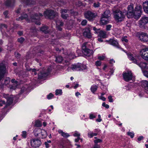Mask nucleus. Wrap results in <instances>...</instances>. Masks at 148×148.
I'll return each instance as SVG.
<instances>
[{
    "label": "nucleus",
    "mask_w": 148,
    "mask_h": 148,
    "mask_svg": "<svg viewBox=\"0 0 148 148\" xmlns=\"http://www.w3.org/2000/svg\"><path fill=\"white\" fill-rule=\"evenodd\" d=\"M22 136L24 138H25L26 136V132L25 131H23L22 132Z\"/></svg>",
    "instance_id": "680f3d73"
},
{
    "label": "nucleus",
    "mask_w": 148,
    "mask_h": 148,
    "mask_svg": "<svg viewBox=\"0 0 148 148\" xmlns=\"http://www.w3.org/2000/svg\"><path fill=\"white\" fill-rule=\"evenodd\" d=\"M88 43L87 42H84L82 45V52L85 55L89 56L92 55L93 53L92 50H90L87 48Z\"/></svg>",
    "instance_id": "20e7f679"
},
{
    "label": "nucleus",
    "mask_w": 148,
    "mask_h": 148,
    "mask_svg": "<svg viewBox=\"0 0 148 148\" xmlns=\"http://www.w3.org/2000/svg\"><path fill=\"white\" fill-rule=\"evenodd\" d=\"M63 60V58L61 56H58L56 57V61L57 63H61Z\"/></svg>",
    "instance_id": "7c9ffc66"
},
{
    "label": "nucleus",
    "mask_w": 148,
    "mask_h": 148,
    "mask_svg": "<svg viewBox=\"0 0 148 148\" xmlns=\"http://www.w3.org/2000/svg\"><path fill=\"white\" fill-rule=\"evenodd\" d=\"M139 38L140 40L145 42L148 41V35L146 33H142L140 34Z\"/></svg>",
    "instance_id": "2eb2a0df"
},
{
    "label": "nucleus",
    "mask_w": 148,
    "mask_h": 148,
    "mask_svg": "<svg viewBox=\"0 0 148 148\" xmlns=\"http://www.w3.org/2000/svg\"><path fill=\"white\" fill-rule=\"evenodd\" d=\"M73 136L75 137H79L80 134L78 132L75 131L73 134Z\"/></svg>",
    "instance_id": "a19ab883"
},
{
    "label": "nucleus",
    "mask_w": 148,
    "mask_h": 148,
    "mask_svg": "<svg viewBox=\"0 0 148 148\" xmlns=\"http://www.w3.org/2000/svg\"><path fill=\"white\" fill-rule=\"evenodd\" d=\"M90 27L86 28L85 29L83 34L86 37L88 38H90L92 37L91 34L90 32Z\"/></svg>",
    "instance_id": "f3484780"
},
{
    "label": "nucleus",
    "mask_w": 148,
    "mask_h": 148,
    "mask_svg": "<svg viewBox=\"0 0 148 148\" xmlns=\"http://www.w3.org/2000/svg\"><path fill=\"white\" fill-rule=\"evenodd\" d=\"M109 42L111 45L117 47H119L118 43L116 41L113 39H110L109 40Z\"/></svg>",
    "instance_id": "bb28decb"
},
{
    "label": "nucleus",
    "mask_w": 148,
    "mask_h": 148,
    "mask_svg": "<svg viewBox=\"0 0 148 148\" xmlns=\"http://www.w3.org/2000/svg\"><path fill=\"white\" fill-rule=\"evenodd\" d=\"M88 137L90 138H91L94 136L93 133V132H90L88 133Z\"/></svg>",
    "instance_id": "864d4df0"
},
{
    "label": "nucleus",
    "mask_w": 148,
    "mask_h": 148,
    "mask_svg": "<svg viewBox=\"0 0 148 148\" xmlns=\"http://www.w3.org/2000/svg\"><path fill=\"white\" fill-rule=\"evenodd\" d=\"M69 58L70 59H71L74 58V54L73 53H71V54H70L69 56Z\"/></svg>",
    "instance_id": "8fccbe9b"
},
{
    "label": "nucleus",
    "mask_w": 148,
    "mask_h": 148,
    "mask_svg": "<svg viewBox=\"0 0 148 148\" xmlns=\"http://www.w3.org/2000/svg\"><path fill=\"white\" fill-rule=\"evenodd\" d=\"M53 96V95L52 93H50L49 94L47 95V98L48 99H50L52 98Z\"/></svg>",
    "instance_id": "c03bdc74"
},
{
    "label": "nucleus",
    "mask_w": 148,
    "mask_h": 148,
    "mask_svg": "<svg viewBox=\"0 0 148 148\" xmlns=\"http://www.w3.org/2000/svg\"><path fill=\"white\" fill-rule=\"evenodd\" d=\"M40 30L45 34L48 33L49 32L48 27L46 26H43L40 29Z\"/></svg>",
    "instance_id": "c85d7f7f"
},
{
    "label": "nucleus",
    "mask_w": 148,
    "mask_h": 148,
    "mask_svg": "<svg viewBox=\"0 0 148 148\" xmlns=\"http://www.w3.org/2000/svg\"><path fill=\"white\" fill-rule=\"evenodd\" d=\"M109 22V19L107 18L102 16L101 21L100 24L102 25H105L107 24Z\"/></svg>",
    "instance_id": "aec40b11"
},
{
    "label": "nucleus",
    "mask_w": 148,
    "mask_h": 148,
    "mask_svg": "<svg viewBox=\"0 0 148 148\" xmlns=\"http://www.w3.org/2000/svg\"><path fill=\"white\" fill-rule=\"evenodd\" d=\"M27 88L28 87L27 86H25L24 87H23L21 90V92H20V93H22L25 90L27 89Z\"/></svg>",
    "instance_id": "ea45409f"
},
{
    "label": "nucleus",
    "mask_w": 148,
    "mask_h": 148,
    "mask_svg": "<svg viewBox=\"0 0 148 148\" xmlns=\"http://www.w3.org/2000/svg\"><path fill=\"white\" fill-rule=\"evenodd\" d=\"M11 82L12 83H15V84H14V86H17V81H15L14 79H12L11 80Z\"/></svg>",
    "instance_id": "338daca9"
},
{
    "label": "nucleus",
    "mask_w": 148,
    "mask_h": 148,
    "mask_svg": "<svg viewBox=\"0 0 148 148\" xmlns=\"http://www.w3.org/2000/svg\"><path fill=\"white\" fill-rule=\"evenodd\" d=\"M114 18L116 21L118 22L123 21L125 18V14L119 10H115L113 9Z\"/></svg>",
    "instance_id": "f03ea898"
},
{
    "label": "nucleus",
    "mask_w": 148,
    "mask_h": 148,
    "mask_svg": "<svg viewBox=\"0 0 148 148\" xmlns=\"http://www.w3.org/2000/svg\"><path fill=\"white\" fill-rule=\"evenodd\" d=\"M22 1L27 5H29L34 4V2L32 0H23Z\"/></svg>",
    "instance_id": "c756f323"
},
{
    "label": "nucleus",
    "mask_w": 148,
    "mask_h": 148,
    "mask_svg": "<svg viewBox=\"0 0 148 148\" xmlns=\"http://www.w3.org/2000/svg\"><path fill=\"white\" fill-rule=\"evenodd\" d=\"M98 88L97 86L96 85H92L91 86L90 90L92 92L94 93L97 90Z\"/></svg>",
    "instance_id": "473e14b6"
},
{
    "label": "nucleus",
    "mask_w": 148,
    "mask_h": 148,
    "mask_svg": "<svg viewBox=\"0 0 148 148\" xmlns=\"http://www.w3.org/2000/svg\"><path fill=\"white\" fill-rule=\"evenodd\" d=\"M93 30L95 31V34H98L99 31L100 30V29H97L95 27H93Z\"/></svg>",
    "instance_id": "3c124183"
},
{
    "label": "nucleus",
    "mask_w": 148,
    "mask_h": 148,
    "mask_svg": "<svg viewBox=\"0 0 148 148\" xmlns=\"http://www.w3.org/2000/svg\"><path fill=\"white\" fill-rule=\"evenodd\" d=\"M108 99L109 100V101L110 102H112L113 101V100L112 97L111 96H109L108 97Z\"/></svg>",
    "instance_id": "69168bd1"
},
{
    "label": "nucleus",
    "mask_w": 148,
    "mask_h": 148,
    "mask_svg": "<svg viewBox=\"0 0 148 148\" xmlns=\"http://www.w3.org/2000/svg\"><path fill=\"white\" fill-rule=\"evenodd\" d=\"M70 68L73 71H82L87 69L86 65L78 63L71 65Z\"/></svg>",
    "instance_id": "7ed1b4c3"
},
{
    "label": "nucleus",
    "mask_w": 148,
    "mask_h": 148,
    "mask_svg": "<svg viewBox=\"0 0 148 148\" xmlns=\"http://www.w3.org/2000/svg\"><path fill=\"white\" fill-rule=\"evenodd\" d=\"M100 3L98 2H97L96 3H95L93 4V6L95 7H98L99 6Z\"/></svg>",
    "instance_id": "603ef678"
},
{
    "label": "nucleus",
    "mask_w": 148,
    "mask_h": 148,
    "mask_svg": "<svg viewBox=\"0 0 148 148\" xmlns=\"http://www.w3.org/2000/svg\"><path fill=\"white\" fill-rule=\"evenodd\" d=\"M58 133L60 134L61 135L65 138H67L69 136V135L68 134L64 132L61 130H59L58 131Z\"/></svg>",
    "instance_id": "cd10ccee"
},
{
    "label": "nucleus",
    "mask_w": 148,
    "mask_h": 148,
    "mask_svg": "<svg viewBox=\"0 0 148 148\" xmlns=\"http://www.w3.org/2000/svg\"><path fill=\"white\" fill-rule=\"evenodd\" d=\"M62 92L61 89H56L55 91V95H61L62 94Z\"/></svg>",
    "instance_id": "72a5a7b5"
},
{
    "label": "nucleus",
    "mask_w": 148,
    "mask_h": 148,
    "mask_svg": "<svg viewBox=\"0 0 148 148\" xmlns=\"http://www.w3.org/2000/svg\"><path fill=\"white\" fill-rule=\"evenodd\" d=\"M98 36L103 38H105L106 37V32L105 31L99 30L98 32Z\"/></svg>",
    "instance_id": "412c9836"
},
{
    "label": "nucleus",
    "mask_w": 148,
    "mask_h": 148,
    "mask_svg": "<svg viewBox=\"0 0 148 148\" xmlns=\"http://www.w3.org/2000/svg\"><path fill=\"white\" fill-rule=\"evenodd\" d=\"M37 131L40 132L39 136L41 137L42 138H45L47 136V132L44 130L41 129L40 128H37L35 130V132Z\"/></svg>",
    "instance_id": "dca6fc26"
},
{
    "label": "nucleus",
    "mask_w": 148,
    "mask_h": 148,
    "mask_svg": "<svg viewBox=\"0 0 148 148\" xmlns=\"http://www.w3.org/2000/svg\"><path fill=\"white\" fill-rule=\"evenodd\" d=\"M24 19H25L27 21H30V20L29 19L27 15L25 14L24 13H23L21 16L19 17L18 18H17L16 20H22Z\"/></svg>",
    "instance_id": "6ab92c4d"
},
{
    "label": "nucleus",
    "mask_w": 148,
    "mask_h": 148,
    "mask_svg": "<svg viewBox=\"0 0 148 148\" xmlns=\"http://www.w3.org/2000/svg\"><path fill=\"white\" fill-rule=\"evenodd\" d=\"M87 22V21L86 20H83L81 22V24L82 25H85L86 24Z\"/></svg>",
    "instance_id": "bf43d9fd"
},
{
    "label": "nucleus",
    "mask_w": 148,
    "mask_h": 148,
    "mask_svg": "<svg viewBox=\"0 0 148 148\" xmlns=\"http://www.w3.org/2000/svg\"><path fill=\"white\" fill-rule=\"evenodd\" d=\"M27 70L29 71H31L32 72V74L33 75H36L37 74V73L36 72V69H27Z\"/></svg>",
    "instance_id": "c9c22d12"
},
{
    "label": "nucleus",
    "mask_w": 148,
    "mask_h": 148,
    "mask_svg": "<svg viewBox=\"0 0 148 148\" xmlns=\"http://www.w3.org/2000/svg\"><path fill=\"white\" fill-rule=\"evenodd\" d=\"M127 135L130 136L131 138H133L134 135V134L133 132H128L127 133Z\"/></svg>",
    "instance_id": "58836bf2"
},
{
    "label": "nucleus",
    "mask_w": 148,
    "mask_h": 148,
    "mask_svg": "<svg viewBox=\"0 0 148 148\" xmlns=\"http://www.w3.org/2000/svg\"><path fill=\"white\" fill-rule=\"evenodd\" d=\"M7 27V25L5 24H0V29H1V32H2V29L3 28H5V29H6Z\"/></svg>",
    "instance_id": "4c0bfd02"
},
{
    "label": "nucleus",
    "mask_w": 148,
    "mask_h": 148,
    "mask_svg": "<svg viewBox=\"0 0 148 148\" xmlns=\"http://www.w3.org/2000/svg\"><path fill=\"white\" fill-rule=\"evenodd\" d=\"M123 78L124 80L127 82L132 79L133 76L131 71H127L124 73L123 74Z\"/></svg>",
    "instance_id": "9d476101"
},
{
    "label": "nucleus",
    "mask_w": 148,
    "mask_h": 148,
    "mask_svg": "<svg viewBox=\"0 0 148 148\" xmlns=\"http://www.w3.org/2000/svg\"><path fill=\"white\" fill-rule=\"evenodd\" d=\"M30 143L31 146L35 148L39 147L41 144L40 140L38 139H32L31 140Z\"/></svg>",
    "instance_id": "1a4fd4ad"
},
{
    "label": "nucleus",
    "mask_w": 148,
    "mask_h": 148,
    "mask_svg": "<svg viewBox=\"0 0 148 148\" xmlns=\"http://www.w3.org/2000/svg\"><path fill=\"white\" fill-rule=\"evenodd\" d=\"M143 7L144 12L148 14V1L143 3Z\"/></svg>",
    "instance_id": "a878e982"
},
{
    "label": "nucleus",
    "mask_w": 148,
    "mask_h": 148,
    "mask_svg": "<svg viewBox=\"0 0 148 148\" xmlns=\"http://www.w3.org/2000/svg\"><path fill=\"white\" fill-rule=\"evenodd\" d=\"M37 128H36L34 130V134L35 136H38L39 135V134H40V132H39L38 131H36V132H35V130H36Z\"/></svg>",
    "instance_id": "49530a36"
},
{
    "label": "nucleus",
    "mask_w": 148,
    "mask_h": 148,
    "mask_svg": "<svg viewBox=\"0 0 148 148\" xmlns=\"http://www.w3.org/2000/svg\"><path fill=\"white\" fill-rule=\"evenodd\" d=\"M25 39L23 37H21L20 38L18 39V41L20 43H22L24 41Z\"/></svg>",
    "instance_id": "a18cd8bd"
},
{
    "label": "nucleus",
    "mask_w": 148,
    "mask_h": 148,
    "mask_svg": "<svg viewBox=\"0 0 148 148\" xmlns=\"http://www.w3.org/2000/svg\"><path fill=\"white\" fill-rule=\"evenodd\" d=\"M56 27L57 29L60 31H61L62 28L60 27L63 25V22L60 21H56Z\"/></svg>",
    "instance_id": "4be33fe9"
},
{
    "label": "nucleus",
    "mask_w": 148,
    "mask_h": 148,
    "mask_svg": "<svg viewBox=\"0 0 148 148\" xmlns=\"http://www.w3.org/2000/svg\"><path fill=\"white\" fill-rule=\"evenodd\" d=\"M102 106L107 109L109 107V106L108 105L106 104L105 102H103L102 103Z\"/></svg>",
    "instance_id": "09e8293b"
},
{
    "label": "nucleus",
    "mask_w": 148,
    "mask_h": 148,
    "mask_svg": "<svg viewBox=\"0 0 148 148\" xmlns=\"http://www.w3.org/2000/svg\"><path fill=\"white\" fill-rule=\"evenodd\" d=\"M0 106H3V105H5V102L4 101L1 100L0 101Z\"/></svg>",
    "instance_id": "e2e57ef3"
},
{
    "label": "nucleus",
    "mask_w": 148,
    "mask_h": 148,
    "mask_svg": "<svg viewBox=\"0 0 148 148\" xmlns=\"http://www.w3.org/2000/svg\"><path fill=\"white\" fill-rule=\"evenodd\" d=\"M95 14L92 13L90 11L86 12L84 13L85 17L89 20H91L92 19L95 17Z\"/></svg>",
    "instance_id": "ddd939ff"
},
{
    "label": "nucleus",
    "mask_w": 148,
    "mask_h": 148,
    "mask_svg": "<svg viewBox=\"0 0 148 148\" xmlns=\"http://www.w3.org/2000/svg\"><path fill=\"white\" fill-rule=\"evenodd\" d=\"M101 62L100 61L97 60L95 62V65L96 66H99L101 65Z\"/></svg>",
    "instance_id": "37998d69"
},
{
    "label": "nucleus",
    "mask_w": 148,
    "mask_h": 148,
    "mask_svg": "<svg viewBox=\"0 0 148 148\" xmlns=\"http://www.w3.org/2000/svg\"><path fill=\"white\" fill-rule=\"evenodd\" d=\"M44 15L46 18H53L56 14L53 10H47L44 12Z\"/></svg>",
    "instance_id": "9b49d317"
},
{
    "label": "nucleus",
    "mask_w": 148,
    "mask_h": 148,
    "mask_svg": "<svg viewBox=\"0 0 148 148\" xmlns=\"http://www.w3.org/2000/svg\"><path fill=\"white\" fill-rule=\"evenodd\" d=\"M61 14H66V13L67 12L68 10L66 9H62L61 10Z\"/></svg>",
    "instance_id": "052dcab7"
},
{
    "label": "nucleus",
    "mask_w": 148,
    "mask_h": 148,
    "mask_svg": "<svg viewBox=\"0 0 148 148\" xmlns=\"http://www.w3.org/2000/svg\"><path fill=\"white\" fill-rule=\"evenodd\" d=\"M99 98L100 99H101L103 101H105L106 100V98L102 96H99Z\"/></svg>",
    "instance_id": "0e129e2a"
},
{
    "label": "nucleus",
    "mask_w": 148,
    "mask_h": 148,
    "mask_svg": "<svg viewBox=\"0 0 148 148\" xmlns=\"http://www.w3.org/2000/svg\"><path fill=\"white\" fill-rule=\"evenodd\" d=\"M141 83V86L144 88L147 92H148V81L145 80H143Z\"/></svg>",
    "instance_id": "a211bd4d"
},
{
    "label": "nucleus",
    "mask_w": 148,
    "mask_h": 148,
    "mask_svg": "<svg viewBox=\"0 0 148 148\" xmlns=\"http://www.w3.org/2000/svg\"><path fill=\"white\" fill-rule=\"evenodd\" d=\"M111 27L112 25H108L106 26V30L107 31L110 30Z\"/></svg>",
    "instance_id": "4d7b16f0"
},
{
    "label": "nucleus",
    "mask_w": 148,
    "mask_h": 148,
    "mask_svg": "<svg viewBox=\"0 0 148 148\" xmlns=\"http://www.w3.org/2000/svg\"><path fill=\"white\" fill-rule=\"evenodd\" d=\"M42 14L41 13H39V15L38 14H35L34 16L31 17L30 20L34 22L36 24L40 25V24L39 21L40 17H42Z\"/></svg>",
    "instance_id": "423d86ee"
},
{
    "label": "nucleus",
    "mask_w": 148,
    "mask_h": 148,
    "mask_svg": "<svg viewBox=\"0 0 148 148\" xmlns=\"http://www.w3.org/2000/svg\"><path fill=\"white\" fill-rule=\"evenodd\" d=\"M7 103L5 105V107H7V106L11 104L12 103L13 98L12 96H10V97L7 99Z\"/></svg>",
    "instance_id": "b1692460"
},
{
    "label": "nucleus",
    "mask_w": 148,
    "mask_h": 148,
    "mask_svg": "<svg viewBox=\"0 0 148 148\" xmlns=\"http://www.w3.org/2000/svg\"><path fill=\"white\" fill-rule=\"evenodd\" d=\"M121 34V30L120 29H118L115 32V35L117 37L119 38L120 37L119 35Z\"/></svg>",
    "instance_id": "f704fd0d"
},
{
    "label": "nucleus",
    "mask_w": 148,
    "mask_h": 148,
    "mask_svg": "<svg viewBox=\"0 0 148 148\" xmlns=\"http://www.w3.org/2000/svg\"><path fill=\"white\" fill-rule=\"evenodd\" d=\"M142 7L140 5H137L134 10L135 16L140 17L142 13Z\"/></svg>",
    "instance_id": "4468645a"
},
{
    "label": "nucleus",
    "mask_w": 148,
    "mask_h": 148,
    "mask_svg": "<svg viewBox=\"0 0 148 148\" xmlns=\"http://www.w3.org/2000/svg\"><path fill=\"white\" fill-rule=\"evenodd\" d=\"M14 0H7L5 2V5L8 6H11L14 4Z\"/></svg>",
    "instance_id": "393cba45"
},
{
    "label": "nucleus",
    "mask_w": 148,
    "mask_h": 148,
    "mask_svg": "<svg viewBox=\"0 0 148 148\" xmlns=\"http://www.w3.org/2000/svg\"><path fill=\"white\" fill-rule=\"evenodd\" d=\"M144 75L145 76L148 77V71H145L144 72Z\"/></svg>",
    "instance_id": "774afa93"
},
{
    "label": "nucleus",
    "mask_w": 148,
    "mask_h": 148,
    "mask_svg": "<svg viewBox=\"0 0 148 148\" xmlns=\"http://www.w3.org/2000/svg\"><path fill=\"white\" fill-rule=\"evenodd\" d=\"M61 16L62 18L64 19H66L68 17V15L66 14H61Z\"/></svg>",
    "instance_id": "79ce46f5"
},
{
    "label": "nucleus",
    "mask_w": 148,
    "mask_h": 148,
    "mask_svg": "<svg viewBox=\"0 0 148 148\" xmlns=\"http://www.w3.org/2000/svg\"><path fill=\"white\" fill-rule=\"evenodd\" d=\"M110 15V11L109 10H107L103 14L102 16L105 17V18H108Z\"/></svg>",
    "instance_id": "5701e85b"
},
{
    "label": "nucleus",
    "mask_w": 148,
    "mask_h": 148,
    "mask_svg": "<svg viewBox=\"0 0 148 148\" xmlns=\"http://www.w3.org/2000/svg\"><path fill=\"white\" fill-rule=\"evenodd\" d=\"M6 72L5 65L3 63L0 64V81L3 78Z\"/></svg>",
    "instance_id": "f8f14e48"
},
{
    "label": "nucleus",
    "mask_w": 148,
    "mask_h": 148,
    "mask_svg": "<svg viewBox=\"0 0 148 148\" xmlns=\"http://www.w3.org/2000/svg\"><path fill=\"white\" fill-rule=\"evenodd\" d=\"M121 40L123 42H128V40L127 39V37L125 36L122 38L121 39Z\"/></svg>",
    "instance_id": "de8ad7c7"
},
{
    "label": "nucleus",
    "mask_w": 148,
    "mask_h": 148,
    "mask_svg": "<svg viewBox=\"0 0 148 148\" xmlns=\"http://www.w3.org/2000/svg\"><path fill=\"white\" fill-rule=\"evenodd\" d=\"M35 125L37 127H40L41 125V122L39 121H36L35 122Z\"/></svg>",
    "instance_id": "e433bc0d"
},
{
    "label": "nucleus",
    "mask_w": 148,
    "mask_h": 148,
    "mask_svg": "<svg viewBox=\"0 0 148 148\" xmlns=\"http://www.w3.org/2000/svg\"><path fill=\"white\" fill-rule=\"evenodd\" d=\"M47 75L46 73H42V72H40V73L38 74V78L40 79H42L43 77H45Z\"/></svg>",
    "instance_id": "2f4dec72"
},
{
    "label": "nucleus",
    "mask_w": 148,
    "mask_h": 148,
    "mask_svg": "<svg viewBox=\"0 0 148 148\" xmlns=\"http://www.w3.org/2000/svg\"><path fill=\"white\" fill-rule=\"evenodd\" d=\"M96 117V116L93 114H90L89 115V118L90 119H92Z\"/></svg>",
    "instance_id": "13d9d810"
},
{
    "label": "nucleus",
    "mask_w": 148,
    "mask_h": 148,
    "mask_svg": "<svg viewBox=\"0 0 148 148\" xmlns=\"http://www.w3.org/2000/svg\"><path fill=\"white\" fill-rule=\"evenodd\" d=\"M142 58L145 60L148 61V47L142 49L140 51Z\"/></svg>",
    "instance_id": "39448f33"
},
{
    "label": "nucleus",
    "mask_w": 148,
    "mask_h": 148,
    "mask_svg": "<svg viewBox=\"0 0 148 148\" xmlns=\"http://www.w3.org/2000/svg\"><path fill=\"white\" fill-rule=\"evenodd\" d=\"M128 10L127 13V16L128 18L131 17L132 16H135L134 10L133 5L131 4L129 5L127 7Z\"/></svg>",
    "instance_id": "0eeeda50"
},
{
    "label": "nucleus",
    "mask_w": 148,
    "mask_h": 148,
    "mask_svg": "<svg viewBox=\"0 0 148 148\" xmlns=\"http://www.w3.org/2000/svg\"><path fill=\"white\" fill-rule=\"evenodd\" d=\"M148 23V17H143L139 22V26L143 29L145 28V25Z\"/></svg>",
    "instance_id": "6e6552de"
},
{
    "label": "nucleus",
    "mask_w": 148,
    "mask_h": 148,
    "mask_svg": "<svg viewBox=\"0 0 148 148\" xmlns=\"http://www.w3.org/2000/svg\"><path fill=\"white\" fill-rule=\"evenodd\" d=\"M123 51L127 53L129 59L134 63L139 65L142 69H148V64L144 62L139 63V59L140 57L139 56L130 53H128L124 50Z\"/></svg>",
    "instance_id": "f257e3e1"
},
{
    "label": "nucleus",
    "mask_w": 148,
    "mask_h": 148,
    "mask_svg": "<svg viewBox=\"0 0 148 148\" xmlns=\"http://www.w3.org/2000/svg\"><path fill=\"white\" fill-rule=\"evenodd\" d=\"M102 142V140L99 139H97L94 140V142L95 143H101Z\"/></svg>",
    "instance_id": "6e6d98bb"
},
{
    "label": "nucleus",
    "mask_w": 148,
    "mask_h": 148,
    "mask_svg": "<svg viewBox=\"0 0 148 148\" xmlns=\"http://www.w3.org/2000/svg\"><path fill=\"white\" fill-rule=\"evenodd\" d=\"M105 58V56H98V59L101 60H103Z\"/></svg>",
    "instance_id": "5fc2aeb1"
}]
</instances>
